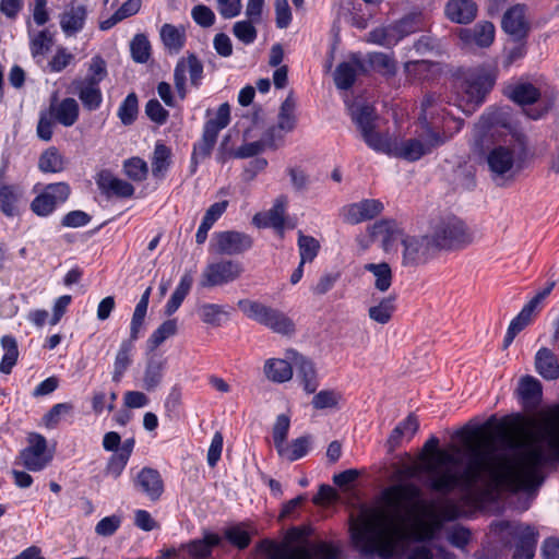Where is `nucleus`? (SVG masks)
Returning <instances> with one entry per match:
<instances>
[{
	"mask_svg": "<svg viewBox=\"0 0 559 559\" xmlns=\"http://www.w3.org/2000/svg\"><path fill=\"white\" fill-rule=\"evenodd\" d=\"M540 417L536 430H528L522 438L509 443L514 450L512 459L496 453L492 441L484 436L490 427L489 421L481 426H465L456 431L455 437L466 453L461 472L452 467L460 463L454 453L439 450V439L431 437L425 443L427 451L435 452L424 466L427 474L425 485L442 495L455 489L464 495L478 490L486 493L536 490L544 481L542 468L551 459L559 462V406L543 413Z\"/></svg>",
	"mask_w": 559,
	"mask_h": 559,
	"instance_id": "nucleus-1",
	"label": "nucleus"
},
{
	"mask_svg": "<svg viewBox=\"0 0 559 559\" xmlns=\"http://www.w3.org/2000/svg\"><path fill=\"white\" fill-rule=\"evenodd\" d=\"M382 498L388 509L364 510L350 524V538L361 555L391 559L407 538L401 512L420 500L421 490L412 483L399 484L386 488Z\"/></svg>",
	"mask_w": 559,
	"mask_h": 559,
	"instance_id": "nucleus-2",
	"label": "nucleus"
},
{
	"mask_svg": "<svg viewBox=\"0 0 559 559\" xmlns=\"http://www.w3.org/2000/svg\"><path fill=\"white\" fill-rule=\"evenodd\" d=\"M474 138L490 179L499 186L512 182L522 168L526 138L512 126L509 111L492 109L481 115Z\"/></svg>",
	"mask_w": 559,
	"mask_h": 559,
	"instance_id": "nucleus-3",
	"label": "nucleus"
},
{
	"mask_svg": "<svg viewBox=\"0 0 559 559\" xmlns=\"http://www.w3.org/2000/svg\"><path fill=\"white\" fill-rule=\"evenodd\" d=\"M436 99L433 95H427L421 102L419 121L421 132L414 139L399 142L388 136L383 147L379 152L400 157L409 162L418 160L421 156L431 153L451 139L450 134L440 135L437 129L433 114Z\"/></svg>",
	"mask_w": 559,
	"mask_h": 559,
	"instance_id": "nucleus-4",
	"label": "nucleus"
},
{
	"mask_svg": "<svg viewBox=\"0 0 559 559\" xmlns=\"http://www.w3.org/2000/svg\"><path fill=\"white\" fill-rule=\"evenodd\" d=\"M496 82V75L484 68H476L464 73L460 82V104L465 112H472L484 100Z\"/></svg>",
	"mask_w": 559,
	"mask_h": 559,
	"instance_id": "nucleus-5",
	"label": "nucleus"
},
{
	"mask_svg": "<svg viewBox=\"0 0 559 559\" xmlns=\"http://www.w3.org/2000/svg\"><path fill=\"white\" fill-rule=\"evenodd\" d=\"M495 531L506 544H514L513 559H533L537 543V533L530 526L518 522L500 521Z\"/></svg>",
	"mask_w": 559,
	"mask_h": 559,
	"instance_id": "nucleus-6",
	"label": "nucleus"
},
{
	"mask_svg": "<svg viewBox=\"0 0 559 559\" xmlns=\"http://www.w3.org/2000/svg\"><path fill=\"white\" fill-rule=\"evenodd\" d=\"M438 248L432 236L406 235L401 238V264L404 267H417L430 261Z\"/></svg>",
	"mask_w": 559,
	"mask_h": 559,
	"instance_id": "nucleus-7",
	"label": "nucleus"
},
{
	"mask_svg": "<svg viewBox=\"0 0 559 559\" xmlns=\"http://www.w3.org/2000/svg\"><path fill=\"white\" fill-rule=\"evenodd\" d=\"M439 249H457L473 242L474 236L463 221L448 217L441 221L431 235Z\"/></svg>",
	"mask_w": 559,
	"mask_h": 559,
	"instance_id": "nucleus-8",
	"label": "nucleus"
},
{
	"mask_svg": "<svg viewBox=\"0 0 559 559\" xmlns=\"http://www.w3.org/2000/svg\"><path fill=\"white\" fill-rule=\"evenodd\" d=\"M350 116L360 130L366 144L376 152L383 147L386 134L376 131L378 116L371 105L358 104L350 107Z\"/></svg>",
	"mask_w": 559,
	"mask_h": 559,
	"instance_id": "nucleus-9",
	"label": "nucleus"
},
{
	"mask_svg": "<svg viewBox=\"0 0 559 559\" xmlns=\"http://www.w3.org/2000/svg\"><path fill=\"white\" fill-rule=\"evenodd\" d=\"M272 551L269 559H336L338 549L329 543H318L313 546V552L306 546H289L272 544Z\"/></svg>",
	"mask_w": 559,
	"mask_h": 559,
	"instance_id": "nucleus-10",
	"label": "nucleus"
},
{
	"mask_svg": "<svg viewBox=\"0 0 559 559\" xmlns=\"http://www.w3.org/2000/svg\"><path fill=\"white\" fill-rule=\"evenodd\" d=\"M229 121L230 107L227 103H224L218 107L215 118L205 122L202 139L194 145L193 154L201 157L209 156L216 143L219 131L226 128Z\"/></svg>",
	"mask_w": 559,
	"mask_h": 559,
	"instance_id": "nucleus-11",
	"label": "nucleus"
},
{
	"mask_svg": "<svg viewBox=\"0 0 559 559\" xmlns=\"http://www.w3.org/2000/svg\"><path fill=\"white\" fill-rule=\"evenodd\" d=\"M27 440L28 445L20 452L15 463L31 472L43 471L52 459L46 453L47 440L39 433H31Z\"/></svg>",
	"mask_w": 559,
	"mask_h": 559,
	"instance_id": "nucleus-12",
	"label": "nucleus"
},
{
	"mask_svg": "<svg viewBox=\"0 0 559 559\" xmlns=\"http://www.w3.org/2000/svg\"><path fill=\"white\" fill-rule=\"evenodd\" d=\"M70 192L67 182L50 183L32 201L31 210L38 216H48L58 204L68 200Z\"/></svg>",
	"mask_w": 559,
	"mask_h": 559,
	"instance_id": "nucleus-13",
	"label": "nucleus"
},
{
	"mask_svg": "<svg viewBox=\"0 0 559 559\" xmlns=\"http://www.w3.org/2000/svg\"><path fill=\"white\" fill-rule=\"evenodd\" d=\"M242 273L241 264L233 260H221L206 265L202 273L203 286H219L237 280Z\"/></svg>",
	"mask_w": 559,
	"mask_h": 559,
	"instance_id": "nucleus-14",
	"label": "nucleus"
},
{
	"mask_svg": "<svg viewBox=\"0 0 559 559\" xmlns=\"http://www.w3.org/2000/svg\"><path fill=\"white\" fill-rule=\"evenodd\" d=\"M252 243V238L249 235L226 230L214 235L212 248L217 254L236 255L249 250Z\"/></svg>",
	"mask_w": 559,
	"mask_h": 559,
	"instance_id": "nucleus-15",
	"label": "nucleus"
},
{
	"mask_svg": "<svg viewBox=\"0 0 559 559\" xmlns=\"http://www.w3.org/2000/svg\"><path fill=\"white\" fill-rule=\"evenodd\" d=\"M383 209L384 206L379 200L365 199L343 206L340 215L346 224L357 225L377 217Z\"/></svg>",
	"mask_w": 559,
	"mask_h": 559,
	"instance_id": "nucleus-16",
	"label": "nucleus"
},
{
	"mask_svg": "<svg viewBox=\"0 0 559 559\" xmlns=\"http://www.w3.org/2000/svg\"><path fill=\"white\" fill-rule=\"evenodd\" d=\"M457 510L454 506H447L442 512L431 513L428 520L419 521L414 528V538L417 542L433 540L443 527L444 520H455Z\"/></svg>",
	"mask_w": 559,
	"mask_h": 559,
	"instance_id": "nucleus-17",
	"label": "nucleus"
},
{
	"mask_svg": "<svg viewBox=\"0 0 559 559\" xmlns=\"http://www.w3.org/2000/svg\"><path fill=\"white\" fill-rule=\"evenodd\" d=\"M275 129L272 128L265 132V134L259 140L251 143H246L238 147L236 151H226L225 145L228 136H225L218 154V160L225 163L228 158H248L263 152L267 147H276Z\"/></svg>",
	"mask_w": 559,
	"mask_h": 559,
	"instance_id": "nucleus-18",
	"label": "nucleus"
},
{
	"mask_svg": "<svg viewBox=\"0 0 559 559\" xmlns=\"http://www.w3.org/2000/svg\"><path fill=\"white\" fill-rule=\"evenodd\" d=\"M286 357L294 365L297 377L302 383L304 390L309 394L314 393L319 386V381L313 362L295 349H287Z\"/></svg>",
	"mask_w": 559,
	"mask_h": 559,
	"instance_id": "nucleus-19",
	"label": "nucleus"
},
{
	"mask_svg": "<svg viewBox=\"0 0 559 559\" xmlns=\"http://www.w3.org/2000/svg\"><path fill=\"white\" fill-rule=\"evenodd\" d=\"M502 29L516 39L526 37L530 31V23L526 16V7L515 4L511 7L502 17Z\"/></svg>",
	"mask_w": 559,
	"mask_h": 559,
	"instance_id": "nucleus-20",
	"label": "nucleus"
},
{
	"mask_svg": "<svg viewBox=\"0 0 559 559\" xmlns=\"http://www.w3.org/2000/svg\"><path fill=\"white\" fill-rule=\"evenodd\" d=\"M286 206L287 198L281 195L276 198V200L273 203V206L269 211L257 213L252 218V223L258 228L273 227L283 233Z\"/></svg>",
	"mask_w": 559,
	"mask_h": 559,
	"instance_id": "nucleus-21",
	"label": "nucleus"
},
{
	"mask_svg": "<svg viewBox=\"0 0 559 559\" xmlns=\"http://www.w3.org/2000/svg\"><path fill=\"white\" fill-rule=\"evenodd\" d=\"M96 183L102 193L108 198H130L134 194V187L131 183L115 177L107 170H103L97 175Z\"/></svg>",
	"mask_w": 559,
	"mask_h": 559,
	"instance_id": "nucleus-22",
	"label": "nucleus"
},
{
	"mask_svg": "<svg viewBox=\"0 0 559 559\" xmlns=\"http://www.w3.org/2000/svg\"><path fill=\"white\" fill-rule=\"evenodd\" d=\"M134 486L152 501L158 500L164 491L160 474L151 467H144L139 472L134 479Z\"/></svg>",
	"mask_w": 559,
	"mask_h": 559,
	"instance_id": "nucleus-23",
	"label": "nucleus"
},
{
	"mask_svg": "<svg viewBox=\"0 0 559 559\" xmlns=\"http://www.w3.org/2000/svg\"><path fill=\"white\" fill-rule=\"evenodd\" d=\"M368 234L372 240H380L384 250H388L392 242L400 240L404 233L400 225L392 219H380L368 227Z\"/></svg>",
	"mask_w": 559,
	"mask_h": 559,
	"instance_id": "nucleus-24",
	"label": "nucleus"
},
{
	"mask_svg": "<svg viewBox=\"0 0 559 559\" xmlns=\"http://www.w3.org/2000/svg\"><path fill=\"white\" fill-rule=\"evenodd\" d=\"M48 112L56 122L69 128L79 120L80 106L74 98L67 97L60 102H52Z\"/></svg>",
	"mask_w": 559,
	"mask_h": 559,
	"instance_id": "nucleus-25",
	"label": "nucleus"
},
{
	"mask_svg": "<svg viewBox=\"0 0 559 559\" xmlns=\"http://www.w3.org/2000/svg\"><path fill=\"white\" fill-rule=\"evenodd\" d=\"M74 94L78 95L83 107L88 111L97 110L103 102L99 84L76 79L72 82Z\"/></svg>",
	"mask_w": 559,
	"mask_h": 559,
	"instance_id": "nucleus-26",
	"label": "nucleus"
},
{
	"mask_svg": "<svg viewBox=\"0 0 559 559\" xmlns=\"http://www.w3.org/2000/svg\"><path fill=\"white\" fill-rule=\"evenodd\" d=\"M495 33V25L491 22L484 21L477 23L472 29H462L460 37L465 44L485 48L493 43Z\"/></svg>",
	"mask_w": 559,
	"mask_h": 559,
	"instance_id": "nucleus-27",
	"label": "nucleus"
},
{
	"mask_svg": "<svg viewBox=\"0 0 559 559\" xmlns=\"http://www.w3.org/2000/svg\"><path fill=\"white\" fill-rule=\"evenodd\" d=\"M445 15L459 24H467L477 15V4L473 0H450L445 5Z\"/></svg>",
	"mask_w": 559,
	"mask_h": 559,
	"instance_id": "nucleus-28",
	"label": "nucleus"
},
{
	"mask_svg": "<svg viewBox=\"0 0 559 559\" xmlns=\"http://www.w3.org/2000/svg\"><path fill=\"white\" fill-rule=\"evenodd\" d=\"M362 72H365L364 63L357 58L340 63L334 72L336 87L340 90L350 88L357 75Z\"/></svg>",
	"mask_w": 559,
	"mask_h": 559,
	"instance_id": "nucleus-29",
	"label": "nucleus"
},
{
	"mask_svg": "<svg viewBox=\"0 0 559 559\" xmlns=\"http://www.w3.org/2000/svg\"><path fill=\"white\" fill-rule=\"evenodd\" d=\"M518 392L525 408H536L540 403L543 389L540 382L534 377H523L519 383Z\"/></svg>",
	"mask_w": 559,
	"mask_h": 559,
	"instance_id": "nucleus-30",
	"label": "nucleus"
},
{
	"mask_svg": "<svg viewBox=\"0 0 559 559\" xmlns=\"http://www.w3.org/2000/svg\"><path fill=\"white\" fill-rule=\"evenodd\" d=\"M84 5H71L60 16V26L67 36H73L83 27L86 19Z\"/></svg>",
	"mask_w": 559,
	"mask_h": 559,
	"instance_id": "nucleus-31",
	"label": "nucleus"
},
{
	"mask_svg": "<svg viewBox=\"0 0 559 559\" xmlns=\"http://www.w3.org/2000/svg\"><path fill=\"white\" fill-rule=\"evenodd\" d=\"M294 365L285 356L284 359L270 358L265 361L263 370L265 377L276 383H284L292 379Z\"/></svg>",
	"mask_w": 559,
	"mask_h": 559,
	"instance_id": "nucleus-32",
	"label": "nucleus"
},
{
	"mask_svg": "<svg viewBox=\"0 0 559 559\" xmlns=\"http://www.w3.org/2000/svg\"><path fill=\"white\" fill-rule=\"evenodd\" d=\"M536 371L546 380L559 378V362L556 355L548 348H540L535 356Z\"/></svg>",
	"mask_w": 559,
	"mask_h": 559,
	"instance_id": "nucleus-33",
	"label": "nucleus"
},
{
	"mask_svg": "<svg viewBox=\"0 0 559 559\" xmlns=\"http://www.w3.org/2000/svg\"><path fill=\"white\" fill-rule=\"evenodd\" d=\"M22 195L23 190L19 186L0 181V211L8 217L16 215Z\"/></svg>",
	"mask_w": 559,
	"mask_h": 559,
	"instance_id": "nucleus-34",
	"label": "nucleus"
},
{
	"mask_svg": "<svg viewBox=\"0 0 559 559\" xmlns=\"http://www.w3.org/2000/svg\"><path fill=\"white\" fill-rule=\"evenodd\" d=\"M160 39L165 47L173 52H178L185 46L186 28L166 23L160 27Z\"/></svg>",
	"mask_w": 559,
	"mask_h": 559,
	"instance_id": "nucleus-35",
	"label": "nucleus"
},
{
	"mask_svg": "<svg viewBox=\"0 0 559 559\" xmlns=\"http://www.w3.org/2000/svg\"><path fill=\"white\" fill-rule=\"evenodd\" d=\"M221 540L217 534L209 533L202 539L190 542L186 547L192 558L206 559L211 557L213 547L218 546Z\"/></svg>",
	"mask_w": 559,
	"mask_h": 559,
	"instance_id": "nucleus-36",
	"label": "nucleus"
},
{
	"mask_svg": "<svg viewBox=\"0 0 559 559\" xmlns=\"http://www.w3.org/2000/svg\"><path fill=\"white\" fill-rule=\"evenodd\" d=\"M67 165L64 156L55 146L45 150L38 159V168L43 173L57 174L61 173Z\"/></svg>",
	"mask_w": 559,
	"mask_h": 559,
	"instance_id": "nucleus-37",
	"label": "nucleus"
},
{
	"mask_svg": "<svg viewBox=\"0 0 559 559\" xmlns=\"http://www.w3.org/2000/svg\"><path fill=\"white\" fill-rule=\"evenodd\" d=\"M403 24L399 26H381L372 29L368 34V41L372 44H377L384 47H391L399 43V40L404 36L401 33V27Z\"/></svg>",
	"mask_w": 559,
	"mask_h": 559,
	"instance_id": "nucleus-38",
	"label": "nucleus"
},
{
	"mask_svg": "<svg viewBox=\"0 0 559 559\" xmlns=\"http://www.w3.org/2000/svg\"><path fill=\"white\" fill-rule=\"evenodd\" d=\"M507 96L519 105H531L538 100L540 92L531 83H518L509 86Z\"/></svg>",
	"mask_w": 559,
	"mask_h": 559,
	"instance_id": "nucleus-39",
	"label": "nucleus"
},
{
	"mask_svg": "<svg viewBox=\"0 0 559 559\" xmlns=\"http://www.w3.org/2000/svg\"><path fill=\"white\" fill-rule=\"evenodd\" d=\"M364 270L369 272L374 280V287L380 292H385L392 284V270L389 263H367Z\"/></svg>",
	"mask_w": 559,
	"mask_h": 559,
	"instance_id": "nucleus-40",
	"label": "nucleus"
},
{
	"mask_svg": "<svg viewBox=\"0 0 559 559\" xmlns=\"http://www.w3.org/2000/svg\"><path fill=\"white\" fill-rule=\"evenodd\" d=\"M171 164V151L165 144L158 142L152 156V175L155 178H164Z\"/></svg>",
	"mask_w": 559,
	"mask_h": 559,
	"instance_id": "nucleus-41",
	"label": "nucleus"
},
{
	"mask_svg": "<svg viewBox=\"0 0 559 559\" xmlns=\"http://www.w3.org/2000/svg\"><path fill=\"white\" fill-rule=\"evenodd\" d=\"M192 284H193L192 272L191 271L185 272V274L180 278L179 284L177 285L175 292L173 293L170 299L168 300V302L166 305V312L168 314H171L179 309L183 299L190 292Z\"/></svg>",
	"mask_w": 559,
	"mask_h": 559,
	"instance_id": "nucleus-42",
	"label": "nucleus"
},
{
	"mask_svg": "<svg viewBox=\"0 0 559 559\" xmlns=\"http://www.w3.org/2000/svg\"><path fill=\"white\" fill-rule=\"evenodd\" d=\"M257 322L274 333L292 336L296 331V323L289 317H254Z\"/></svg>",
	"mask_w": 559,
	"mask_h": 559,
	"instance_id": "nucleus-43",
	"label": "nucleus"
},
{
	"mask_svg": "<svg viewBox=\"0 0 559 559\" xmlns=\"http://www.w3.org/2000/svg\"><path fill=\"white\" fill-rule=\"evenodd\" d=\"M406 75L413 81H426L438 71V64L427 60L408 61L404 66Z\"/></svg>",
	"mask_w": 559,
	"mask_h": 559,
	"instance_id": "nucleus-44",
	"label": "nucleus"
},
{
	"mask_svg": "<svg viewBox=\"0 0 559 559\" xmlns=\"http://www.w3.org/2000/svg\"><path fill=\"white\" fill-rule=\"evenodd\" d=\"M1 346L4 352L1 362L0 372L9 374L12 371L13 366L17 361L19 349L16 340L13 336L4 335L1 338Z\"/></svg>",
	"mask_w": 559,
	"mask_h": 559,
	"instance_id": "nucleus-45",
	"label": "nucleus"
},
{
	"mask_svg": "<svg viewBox=\"0 0 559 559\" xmlns=\"http://www.w3.org/2000/svg\"><path fill=\"white\" fill-rule=\"evenodd\" d=\"M133 344L131 341H123L120 345V348L116 355L115 364H114V372H112V381L120 382L123 373L128 369L131 364Z\"/></svg>",
	"mask_w": 559,
	"mask_h": 559,
	"instance_id": "nucleus-46",
	"label": "nucleus"
},
{
	"mask_svg": "<svg viewBox=\"0 0 559 559\" xmlns=\"http://www.w3.org/2000/svg\"><path fill=\"white\" fill-rule=\"evenodd\" d=\"M141 7L142 0H127L109 19L100 23V28L104 31L111 28L118 22L136 14Z\"/></svg>",
	"mask_w": 559,
	"mask_h": 559,
	"instance_id": "nucleus-47",
	"label": "nucleus"
},
{
	"mask_svg": "<svg viewBox=\"0 0 559 559\" xmlns=\"http://www.w3.org/2000/svg\"><path fill=\"white\" fill-rule=\"evenodd\" d=\"M178 323L176 319L166 320L160 324L147 340V347L150 350H155L166 340L174 336L177 333Z\"/></svg>",
	"mask_w": 559,
	"mask_h": 559,
	"instance_id": "nucleus-48",
	"label": "nucleus"
},
{
	"mask_svg": "<svg viewBox=\"0 0 559 559\" xmlns=\"http://www.w3.org/2000/svg\"><path fill=\"white\" fill-rule=\"evenodd\" d=\"M252 532L248 530L245 523L233 525L225 530V538L239 549H245L250 545Z\"/></svg>",
	"mask_w": 559,
	"mask_h": 559,
	"instance_id": "nucleus-49",
	"label": "nucleus"
},
{
	"mask_svg": "<svg viewBox=\"0 0 559 559\" xmlns=\"http://www.w3.org/2000/svg\"><path fill=\"white\" fill-rule=\"evenodd\" d=\"M295 108L296 102L292 95H288L286 99L283 102L280 114L277 128L282 131L289 132L295 128L296 117H295Z\"/></svg>",
	"mask_w": 559,
	"mask_h": 559,
	"instance_id": "nucleus-50",
	"label": "nucleus"
},
{
	"mask_svg": "<svg viewBox=\"0 0 559 559\" xmlns=\"http://www.w3.org/2000/svg\"><path fill=\"white\" fill-rule=\"evenodd\" d=\"M371 68L382 75L391 76L396 72L395 60L383 52H372L368 56Z\"/></svg>",
	"mask_w": 559,
	"mask_h": 559,
	"instance_id": "nucleus-51",
	"label": "nucleus"
},
{
	"mask_svg": "<svg viewBox=\"0 0 559 559\" xmlns=\"http://www.w3.org/2000/svg\"><path fill=\"white\" fill-rule=\"evenodd\" d=\"M73 405L69 402L55 404L47 414L44 415L43 421L47 428H56L62 418L72 415Z\"/></svg>",
	"mask_w": 559,
	"mask_h": 559,
	"instance_id": "nucleus-52",
	"label": "nucleus"
},
{
	"mask_svg": "<svg viewBox=\"0 0 559 559\" xmlns=\"http://www.w3.org/2000/svg\"><path fill=\"white\" fill-rule=\"evenodd\" d=\"M124 174L133 181L141 182L146 179L148 167L144 159L131 157L123 163Z\"/></svg>",
	"mask_w": 559,
	"mask_h": 559,
	"instance_id": "nucleus-53",
	"label": "nucleus"
},
{
	"mask_svg": "<svg viewBox=\"0 0 559 559\" xmlns=\"http://www.w3.org/2000/svg\"><path fill=\"white\" fill-rule=\"evenodd\" d=\"M255 22L250 20L238 21L233 26L234 36L245 45L252 44L258 36V31L254 26Z\"/></svg>",
	"mask_w": 559,
	"mask_h": 559,
	"instance_id": "nucleus-54",
	"label": "nucleus"
},
{
	"mask_svg": "<svg viewBox=\"0 0 559 559\" xmlns=\"http://www.w3.org/2000/svg\"><path fill=\"white\" fill-rule=\"evenodd\" d=\"M298 247L300 262L301 264H305L306 262H311L317 257L320 245L313 237L300 234L298 238Z\"/></svg>",
	"mask_w": 559,
	"mask_h": 559,
	"instance_id": "nucleus-55",
	"label": "nucleus"
},
{
	"mask_svg": "<svg viewBox=\"0 0 559 559\" xmlns=\"http://www.w3.org/2000/svg\"><path fill=\"white\" fill-rule=\"evenodd\" d=\"M130 49L132 58L135 62L144 63L148 60L151 45L145 35H135L131 41Z\"/></svg>",
	"mask_w": 559,
	"mask_h": 559,
	"instance_id": "nucleus-56",
	"label": "nucleus"
},
{
	"mask_svg": "<svg viewBox=\"0 0 559 559\" xmlns=\"http://www.w3.org/2000/svg\"><path fill=\"white\" fill-rule=\"evenodd\" d=\"M163 378V362L157 360H150L146 365L143 384L147 391L154 390L162 381Z\"/></svg>",
	"mask_w": 559,
	"mask_h": 559,
	"instance_id": "nucleus-57",
	"label": "nucleus"
},
{
	"mask_svg": "<svg viewBox=\"0 0 559 559\" xmlns=\"http://www.w3.org/2000/svg\"><path fill=\"white\" fill-rule=\"evenodd\" d=\"M138 115V97L134 93L129 94L118 109V117L126 126L131 124Z\"/></svg>",
	"mask_w": 559,
	"mask_h": 559,
	"instance_id": "nucleus-58",
	"label": "nucleus"
},
{
	"mask_svg": "<svg viewBox=\"0 0 559 559\" xmlns=\"http://www.w3.org/2000/svg\"><path fill=\"white\" fill-rule=\"evenodd\" d=\"M555 287V282H549L547 285L537 292L522 308L519 314H533L536 311L542 310V305L545 299L549 296Z\"/></svg>",
	"mask_w": 559,
	"mask_h": 559,
	"instance_id": "nucleus-59",
	"label": "nucleus"
},
{
	"mask_svg": "<svg viewBox=\"0 0 559 559\" xmlns=\"http://www.w3.org/2000/svg\"><path fill=\"white\" fill-rule=\"evenodd\" d=\"M289 425L290 421L286 415L277 416L275 425L273 427V440L278 453L284 452V442L288 435Z\"/></svg>",
	"mask_w": 559,
	"mask_h": 559,
	"instance_id": "nucleus-60",
	"label": "nucleus"
},
{
	"mask_svg": "<svg viewBox=\"0 0 559 559\" xmlns=\"http://www.w3.org/2000/svg\"><path fill=\"white\" fill-rule=\"evenodd\" d=\"M308 449L309 438L300 437L295 439L289 447L284 445V452L278 454L293 462L305 456L308 453Z\"/></svg>",
	"mask_w": 559,
	"mask_h": 559,
	"instance_id": "nucleus-61",
	"label": "nucleus"
},
{
	"mask_svg": "<svg viewBox=\"0 0 559 559\" xmlns=\"http://www.w3.org/2000/svg\"><path fill=\"white\" fill-rule=\"evenodd\" d=\"M447 538L453 547L465 551L471 542V531L461 525H455L448 531Z\"/></svg>",
	"mask_w": 559,
	"mask_h": 559,
	"instance_id": "nucleus-62",
	"label": "nucleus"
},
{
	"mask_svg": "<svg viewBox=\"0 0 559 559\" xmlns=\"http://www.w3.org/2000/svg\"><path fill=\"white\" fill-rule=\"evenodd\" d=\"M116 400V392H111L109 395L102 391L95 392L92 399V408L97 415L102 414L105 409L112 412L115 408Z\"/></svg>",
	"mask_w": 559,
	"mask_h": 559,
	"instance_id": "nucleus-63",
	"label": "nucleus"
},
{
	"mask_svg": "<svg viewBox=\"0 0 559 559\" xmlns=\"http://www.w3.org/2000/svg\"><path fill=\"white\" fill-rule=\"evenodd\" d=\"M52 45V37L47 31H40L31 40V52L34 58L44 56Z\"/></svg>",
	"mask_w": 559,
	"mask_h": 559,
	"instance_id": "nucleus-64",
	"label": "nucleus"
}]
</instances>
